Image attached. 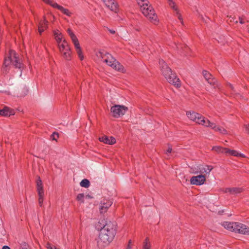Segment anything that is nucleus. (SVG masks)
Segmentation results:
<instances>
[{"label": "nucleus", "mask_w": 249, "mask_h": 249, "mask_svg": "<svg viewBox=\"0 0 249 249\" xmlns=\"http://www.w3.org/2000/svg\"><path fill=\"white\" fill-rule=\"evenodd\" d=\"M62 44H68V43H67V41L65 39H64L63 40V43Z\"/></svg>", "instance_id": "13d9d810"}, {"label": "nucleus", "mask_w": 249, "mask_h": 249, "mask_svg": "<svg viewBox=\"0 0 249 249\" xmlns=\"http://www.w3.org/2000/svg\"><path fill=\"white\" fill-rule=\"evenodd\" d=\"M43 1L47 4H49L51 5L53 1L52 0H43Z\"/></svg>", "instance_id": "8fccbe9b"}, {"label": "nucleus", "mask_w": 249, "mask_h": 249, "mask_svg": "<svg viewBox=\"0 0 249 249\" xmlns=\"http://www.w3.org/2000/svg\"><path fill=\"white\" fill-rule=\"evenodd\" d=\"M192 173L195 174H200V175L209 174L213 169V166L207 165H199L192 167Z\"/></svg>", "instance_id": "39448f33"}, {"label": "nucleus", "mask_w": 249, "mask_h": 249, "mask_svg": "<svg viewBox=\"0 0 249 249\" xmlns=\"http://www.w3.org/2000/svg\"><path fill=\"white\" fill-rule=\"evenodd\" d=\"M203 75L206 80L212 85L214 86L216 82V80L212 77V75L206 71H203Z\"/></svg>", "instance_id": "2eb2a0df"}, {"label": "nucleus", "mask_w": 249, "mask_h": 249, "mask_svg": "<svg viewBox=\"0 0 249 249\" xmlns=\"http://www.w3.org/2000/svg\"><path fill=\"white\" fill-rule=\"evenodd\" d=\"M59 137V134L57 132H53L51 136V138L53 140L56 141L57 139Z\"/></svg>", "instance_id": "4c0bfd02"}, {"label": "nucleus", "mask_w": 249, "mask_h": 249, "mask_svg": "<svg viewBox=\"0 0 249 249\" xmlns=\"http://www.w3.org/2000/svg\"><path fill=\"white\" fill-rule=\"evenodd\" d=\"M51 6L54 8H56L59 10H60V8L59 7H62V6L58 5L57 3L53 2L51 4Z\"/></svg>", "instance_id": "37998d69"}, {"label": "nucleus", "mask_w": 249, "mask_h": 249, "mask_svg": "<svg viewBox=\"0 0 249 249\" xmlns=\"http://www.w3.org/2000/svg\"><path fill=\"white\" fill-rule=\"evenodd\" d=\"M242 192V189L238 187L231 188V194L236 195Z\"/></svg>", "instance_id": "c756f323"}, {"label": "nucleus", "mask_w": 249, "mask_h": 249, "mask_svg": "<svg viewBox=\"0 0 249 249\" xmlns=\"http://www.w3.org/2000/svg\"><path fill=\"white\" fill-rule=\"evenodd\" d=\"M36 188L38 195L44 194L42 181L40 178H38L36 181Z\"/></svg>", "instance_id": "412c9836"}, {"label": "nucleus", "mask_w": 249, "mask_h": 249, "mask_svg": "<svg viewBox=\"0 0 249 249\" xmlns=\"http://www.w3.org/2000/svg\"><path fill=\"white\" fill-rule=\"evenodd\" d=\"M48 21L45 19L40 21L39 26L38 27V32L40 34H41L45 29H46L48 28Z\"/></svg>", "instance_id": "6ab92c4d"}, {"label": "nucleus", "mask_w": 249, "mask_h": 249, "mask_svg": "<svg viewBox=\"0 0 249 249\" xmlns=\"http://www.w3.org/2000/svg\"><path fill=\"white\" fill-rule=\"evenodd\" d=\"M108 31L112 34H114L115 31L113 30L108 29Z\"/></svg>", "instance_id": "5fc2aeb1"}, {"label": "nucleus", "mask_w": 249, "mask_h": 249, "mask_svg": "<svg viewBox=\"0 0 249 249\" xmlns=\"http://www.w3.org/2000/svg\"><path fill=\"white\" fill-rule=\"evenodd\" d=\"M131 243H132V241H131V240H129V242H128V245H129L130 246H131Z\"/></svg>", "instance_id": "680f3d73"}, {"label": "nucleus", "mask_w": 249, "mask_h": 249, "mask_svg": "<svg viewBox=\"0 0 249 249\" xmlns=\"http://www.w3.org/2000/svg\"><path fill=\"white\" fill-rule=\"evenodd\" d=\"M101 225H103L102 227V229H105L106 228V233L107 235H109L110 233H112L113 234V239L114 238L116 233V225L115 223H114L110 221H104V220L102 221V223H100Z\"/></svg>", "instance_id": "423d86ee"}, {"label": "nucleus", "mask_w": 249, "mask_h": 249, "mask_svg": "<svg viewBox=\"0 0 249 249\" xmlns=\"http://www.w3.org/2000/svg\"><path fill=\"white\" fill-rule=\"evenodd\" d=\"M226 148L220 146H214L212 147V150L218 154H225Z\"/></svg>", "instance_id": "b1692460"}, {"label": "nucleus", "mask_w": 249, "mask_h": 249, "mask_svg": "<svg viewBox=\"0 0 249 249\" xmlns=\"http://www.w3.org/2000/svg\"><path fill=\"white\" fill-rule=\"evenodd\" d=\"M28 244L25 242H22L20 244L19 249H29Z\"/></svg>", "instance_id": "c9c22d12"}, {"label": "nucleus", "mask_w": 249, "mask_h": 249, "mask_svg": "<svg viewBox=\"0 0 249 249\" xmlns=\"http://www.w3.org/2000/svg\"><path fill=\"white\" fill-rule=\"evenodd\" d=\"M99 140L101 142H103L106 144L112 145L116 142L115 139L113 137L109 138L107 136H103L99 138Z\"/></svg>", "instance_id": "ddd939ff"}, {"label": "nucleus", "mask_w": 249, "mask_h": 249, "mask_svg": "<svg viewBox=\"0 0 249 249\" xmlns=\"http://www.w3.org/2000/svg\"><path fill=\"white\" fill-rule=\"evenodd\" d=\"M106 228L102 229L101 227L98 239L97 241V246L99 248H104L107 246L113 240V234L111 232L109 235L106 234Z\"/></svg>", "instance_id": "f257e3e1"}, {"label": "nucleus", "mask_w": 249, "mask_h": 249, "mask_svg": "<svg viewBox=\"0 0 249 249\" xmlns=\"http://www.w3.org/2000/svg\"><path fill=\"white\" fill-rule=\"evenodd\" d=\"M206 181V176L205 175H199L192 177L190 179L191 184L196 185H201L204 183Z\"/></svg>", "instance_id": "6e6552de"}, {"label": "nucleus", "mask_w": 249, "mask_h": 249, "mask_svg": "<svg viewBox=\"0 0 249 249\" xmlns=\"http://www.w3.org/2000/svg\"><path fill=\"white\" fill-rule=\"evenodd\" d=\"M112 202L109 200L104 199L103 201L100 203L99 210L101 213H105L107 209L111 206Z\"/></svg>", "instance_id": "f8f14e48"}, {"label": "nucleus", "mask_w": 249, "mask_h": 249, "mask_svg": "<svg viewBox=\"0 0 249 249\" xmlns=\"http://www.w3.org/2000/svg\"><path fill=\"white\" fill-rule=\"evenodd\" d=\"M239 22L241 24H244L245 23V21L242 18L240 17L239 18Z\"/></svg>", "instance_id": "603ef678"}, {"label": "nucleus", "mask_w": 249, "mask_h": 249, "mask_svg": "<svg viewBox=\"0 0 249 249\" xmlns=\"http://www.w3.org/2000/svg\"><path fill=\"white\" fill-rule=\"evenodd\" d=\"M76 51H77V53L80 59L81 60H83L84 56L82 55L81 49H78L77 50H76Z\"/></svg>", "instance_id": "79ce46f5"}, {"label": "nucleus", "mask_w": 249, "mask_h": 249, "mask_svg": "<svg viewBox=\"0 0 249 249\" xmlns=\"http://www.w3.org/2000/svg\"><path fill=\"white\" fill-rule=\"evenodd\" d=\"M230 18H231V19H230L231 22L234 21V18L233 17H230Z\"/></svg>", "instance_id": "bf43d9fd"}, {"label": "nucleus", "mask_w": 249, "mask_h": 249, "mask_svg": "<svg viewBox=\"0 0 249 249\" xmlns=\"http://www.w3.org/2000/svg\"><path fill=\"white\" fill-rule=\"evenodd\" d=\"M127 110V107L124 106L115 105L111 107L110 112L113 117L117 118L123 116Z\"/></svg>", "instance_id": "20e7f679"}, {"label": "nucleus", "mask_w": 249, "mask_h": 249, "mask_svg": "<svg viewBox=\"0 0 249 249\" xmlns=\"http://www.w3.org/2000/svg\"><path fill=\"white\" fill-rule=\"evenodd\" d=\"M159 64L163 75L167 81L170 83L171 82V69L163 60H159Z\"/></svg>", "instance_id": "0eeeda50"}, {"label": "nucleus", "mask_w": 249, "mask_h": 249, "mask_svg": "<svg viewBox=\"0 0 249 249\" xmlns=\"http://www.w3.org/2000/svg\"><path fill=\"white\" fill-rule=\"evenodd\" d=\"M38 196H39V198H38L39 205L40 207H42V204H43V195H38Z\"/></svg>", "instance_id": "ea45409f"}, {"label": "nucleus", "mask_w": 249, "mask_h": 249, "mask_svg": "<svg viewBox=\"0 0 249 249\" xmlns=\"http://www.w3.org/2000/svg\"><path fill=\"white\" fill-rule=\"evenodd\" d=\"M131 249V246H130L129 245H128L126 249Z\"/></svg>", "instance_id": "052dcab7"}, {"label": "nucleus", "mask_w": 249, "mask_h": 249, "mask_svg": "<svg viewBox=\"0 0 249 249\" xmlns=\"http://www.w3.org/2000/svg\"><path fill=\"white\" fill-rule=\"evenodd\" d=\"M233 231L244 234H249V228L241 223H235Z\"/></svg>", "instance_id": "1a4fd4ad"}, {"label": "nucleus", "mask_w": 249, "mask_h": 249, "mask_svg": "<svg viewBox=\"0 0 249 249\" xmlns=\"http://www.w3.org/2000/svg\"><path fill=\"white\" fill-rule=\"evenodd\" d=\"M46 247H47V249H54V247L52 246L50 243L47 244Z\"/></svg>", "instance_id": "09e8293b"}, {"label": "nucleus", "mask_w": 249, "mask_h": 249, "mask_svg": "<svg viewBox=\"0 0 249 249\" xmlns=\"http://www.w3.org/2000/svg\"><path fill=\"white\" fill-rule=\"evenodd\" d=\"M178 50L182 49V47H180V46H178Z\"/></svg>", "instance_id": "0e129e2a"}, {"label": "nucleus", "mask_w": 249, "mask_h": 249, "mask_svg": "<svg viewBox=\"0 0 249 249\" xmlns=\"http://www.w3.org/2000/svg\"><path fill=\"white\" fill-rule=\"evenodd\" d=\"M98 53L99 54L98 56L102 57V58H104V57L106 58L107 56V54L109 53L103 50H100Z\"/></svg>", "instance_id": "2f4dec72"}, {"label": "nucleus", "mask_w": 249, "mask_h": 249, "mask_svg": "<svg viewBox=\"0 0 249 249\" xmlns=\"http://www.w3.org/2000/svg\"><path fill=\"white\" fill-rule=\"evenodd\" d=\"M206 127H210L212 129L214 130L215 131H217L219 133L223 135H225L228 133L227 131L225 128L216 125L215 124L210 122L209 120L207 122Z\"/></svg>", "instance_id": "9d476101"}, {"label": "nucleus", "mask_w": 249, "mask_h": 249, "mask_svg": "<svg viewBox=\"0 0 249 249\" xmlns=\"http://www.w3.org/2000/svg\"><path fill=\"white\" fill-rule=\"evenodd\" d=\"M84 194L83 193L79 194L76 196V199L78 201H80L81 203H84Z\"/></svg>", "instance_id": "f704fd0d"}, {"label": "nucleus", "mask_w": 249, "mask_h": 249, "mask_svg": "<svg viewBox=\"0 0 249 249\" xmlns=\"http://www.w3.org/2000/svg\"><path fill=\"white\" fill-rule=\"evenodd\" d=\"M13 57V53H11V50L9 51V56L7 57H5L3 62V65L4 66V68H5V71H7V68L12 64V59Z\"/></svg>", "instance_id": "a211bd4d"}, {"label": "nucleus", "mask_w": 249, "mask_h": 249, "mask_svg": "<svg viewBox=\"0 0 249 249\" xmlns=\"http://www.w3.org/2000/svg\"><path fill=\"white\" fill-rule=\"evenodd\" d=\"M53 35L55 36V38H56L57 37H58V36H62V34L60 33H58V31H53Z\"/></svg>", "instance_id": "49530a36"}, {"label": "nucleus", "mask_w": 249, "mask_h": 249, "mask_svg": "<svg viewBox=\"0 0 249 249\" xmlns=\"http://www.w3.org/2000/svg\"><path fill=\"white\" fill-rule=\"evenodd\" d=\"M1 249H11L10 248L7 246H3Z\"/></svg>", "instance_id": "864d4df0"}, {"label": "nucleus", "mask_w": 249, "mask_h": 249, "mask_svg": "<svg viewBox=\"0 0 249 249\" xmlns=\"http://www.w3.org/2000/svg\"><path fill=\"white\" fill-rule=\"evenodd\" d=\"M55 39L58 44H60L62 40V36H58V37H57L55 38Z\"/></svg>", "instance_id": "de8ad7c7"}, {"label": "nucleus", "mask_w": 249, "mask_h": 249, "mask_svg": "<svg viewBox=\"0 0 249 249\" xmlns=\"http://www.w3.org/2000/svg\"><path fill=\"white\" fill-rule=\"evenodd\" d=\"M222 191L224 193H229L230 194H231V188H226L223 189L222 190Z\"/></svg>", "instance_id": "a18cd8bd"}, {"label": "nucleus", "mask_w": 249, "mask_h": 249, "mask_svg": "<svg viewBox=\"0 0 249 249\" xmlns=\"http://www.w3.org/2000/svg\"><path fill=\"white\" fill-rule=\"evenodd\" d=\"M148 18H149L150 21L155 24H156L158 22L157 20V16L155 13L153 15L150 16Z\"/></svg>", "instance_id": "c85d7f7f"}, {"label": "nucleus", "mask_w": 249, "mask_h": 249, "mask_svg": "<svg viewBox=\"0 0 249 249\" xmlns=\"http://www.w3.org/2000/svg\"><path fill=\"white\" fill-rule=\"evenodd\" d=\"M186 114L188 118L192 121L204 126H206L207 122L209 120L205 119V118L202 116L201 114L193 110L186 111Z\"/></svg>", "instance_id": "f03ea898"}, {"label": "nucleus", "mask_w": 249, "mask_h": 249, "mask_svg": "<svg viewBox=\"0 0 249 249\" xmlns=\"http://www.w3.org/2000/svg\"><path fill=\"white\" fill-rule=\"evenodd\" d=\"M172 10H174L175 12V16L178 17V19L180 21L181 23H182V18H181V16L180 14L179 13V11L177 8V7L174 4V3L172 2Z\"/></svg>", "instance_id": "393cba45"}, {"label": "nucleus", "mask_w": 249, "mask_h": 249, "mask_svg": "<svg viewBox=\"0 0 249 249\" xmlns=\"http://www.w3.org/2000/svg\"><path fill=\"white\" fill-rule=\"evenodd\" d=\"M86 198H92V197L90 196L89 195H87L86 196Z\"/></svg>", "instance_id": "4d7b16f0"}, {"label": "nucleus", "mask_w": 249, "mask_h": 249, "mask_svg": "<svg viewBox=\"0 0 249 249\" xmlns=\"http://www.w3.org/2000/svg\"><path fill=\"white\" fill-rule=\"evenodd\" d=\"M63 54V57L67 60L71 59V50L70 51H65L63 53H61Z\"/></svg>", "instance_id": "cd10ccee"}, {"label": "nucleus", "mask_w": 249, "mask_h": 249, "mask_svg": "<svg viewBox=\"0 0 249 249\" xmlns=\"http://www.w3.org/2000/svg\"><path fill=\"white\" fill-rule=\"evenodd\" d=\"M106 5L113 12L117 13L118 4L115 2L113 0H108Z\"/></svg>", "instance_id": "dca6fc26"}, {"label": "nucleus", "mask_w": 249, "mask_h": 249, "mask_svg": "<svg viewBox=\"0 0 249 249\" xmlns=\"http://www.w3.org/2000/svg\"><path fill=\"white\" fill-rule=\"evenodd\" d=\"M142 13L147 18H148L150 16H151V15L150 14V12L146 10L145 7H143Z\"/></svg>", "instance_id": "58836bf2"}, {"label": "nucleus", "mask_w": 249, "mask_h": 249, "mask_svg": "<svg viewBox=\"0 0 249 249\" xmlns=\"http://www.w3.org/2000/svg\"><path fill=\"white\" fill-rule=\"evenodd\" d=\"M235 225V223L230 222H224L222 223V225L223 227H224L225 229L231 231H233Z\"/></svg>", "instance_id": "aec40b11"}, {"label": "nucleus", "mask_w": 249, "mask_h": 249, "mask_svg": "<svg viewBox=\"0 0 249 249\" xmlns=\"http://www.w3.org/2000/svg\"><path fill=\"white\" fill-rule=\"evenodd\" d=\"M172 85L176 88H179L181 86V82L179 78H178L176 74L172 73Z\"/></svg>", "instance_id": "4be33fe9"}, {"label": "nucleus", "mask_w": 249, "mask_h": 249, "mask_svg": "<svg viewBox=\"0 0 249 249\" xmlns=\"http://www.w3.org/2000/svg\"><path fill=\"white\" fill-rule=\"evenodd\" d=\"M58 46L61 53H63L65 51H70L71 49L68 44H59Z\"/></svg>", "instance_id": "a878e982"}, {"label": "nucleus", "mask_w": 249, "mask_h": 249, "mask_svg": "<svg viewBox=\"0 0 249 249\" xmlns=\"http://www.w3.org/2000/svg\"><path fill=\"white\" fill-rule=\"evenodd\" d=\"M15 111L8 107H5L3 109H0V115L5 117L10 116L14 115Z\"/></svg>", "instance_id": "4468645a"}, {"label": "nucleus", "mask_w": 249, "mask_h": 249, "mask_svg": "<svg viewBox=\"0 0 249 249\" xmlns=\"http://www.w3.org/2000/svg\"><path fill=\"white\" fill-rule=\"evenodd\" d=\"M169 4L170 5L171 4V0H168Z\"/></svg>", "instance_id": "69168bd1"}, {"label": "nucleus", "mask_w": 249, "mask_h": 249, "mask_svg": "<svg viewBox=\"0 0 249 249\" xmlns=\"http://www.w3.org/2000/svg\"><path fill=\"white\" fill-rule=\"evenodd\" d=\"M11 53H13V57L12 61V64L15 67V68H18L22 71L23 68V64L20 62V59L17 56V54L15 51L11 50Z\"/></svg>", "instance_id": "9b49d317"}, {"label": "nucleus", "mask_w": 249, "mask_h": 249, "mask_svg": "<svg viewBox=\"0 0 249 249\" xmlns=\"http://www.w3.org/2000/svg\"><path fill=\"white\" fill-rule=\"evenodd\" d=\"M167 151L169 153H171V147H169Z\"/></svg>", "instance_id": "6e6d98bb"}, {"label": "nucleus", "mask_w": 249, "mask_h": 249, "mask_svg": "<svg viewBox=\"0 0 249 249\" xmlns=\"http://www.w3.org/2000/svg\"><path fill=\"white\" fill-rule=\"evenodd\" d=\"M90 181L86 178L82 179L80 182V185L84 188H88L90 186Z\"/></svg>", "instance_id": "bb28decb"}, {"label": "nucleus", "mask_w": 249, "mask_h": 249, "mask_svg": "<svg viewBox=\"0 0 249 249\" xmlns=\"http://www.w3.org/2000/svg\"><path fill=\"white\" fill-rule=\"evenodd\" d=\"M104 61L115 70L123 72H124V68L123 66L117 61L111 54H107V56L104 59Z\"/></svg>", "instance_id": "7ed1b4c3"}, {"label": "nucleus", "mask_w": 249, "mask_h": 249, "mask_svg": "<svg viewBox=\"0 0 249 249\" xmlns=\"http://www.w3.org/2000/svg\"><path fill=\"white\" fill-rule=\"evenodd\" d=\"M0 92H4V91L0 90Z\"/></svg>", "instance_id": "338daca9"}, {"label": "nucleus", "mask_w": 249, "mask_h": 249, "mask_svg": "<svg viewBox=\"0 0 249 249\" xmlns=\"http://www.w3.org/2000/svg\"><path fill=\"white\" fill-rule=\"evenodd\" d=\"M60 8V10L63 13L68 16H71V13L69 11L68 9L64 8L63 7H59Z\"/></svg>", "instance_id": "473e14b6"}, {"label": "nucleus", "mask_w": 249, "mask_h": 249, "mask_svg": "<svg viewBox=\"0 0 249 249\" xmlns=\"http://www.w3.org/2000/svg\"><path fill=\"white\" fill-rule=\"evenodd\" d=\"M148 4L147 3H145L143 4V6H148Z\"/></svg>", "instance_id": "e2e57ef3"}, {"label": "nucleus", "mask_w": 249, "mask_h": 249, "mask_svg": "<svg viewBox=\"0 0 249 249\" xmlns=\"http://www.w3.org/2000/svg\"><path fill=\"white\" fill-rule=\"evenodd\" d=\"M72 41L74 45V47L76 50L78 49H81L80 44L79 43L78 40L77 38V37L75 38V39H72Z\"/></svg>", "instance_id": "72a5a7b5"}, {"label": "nucleus", "mask_w": 249, "mask_h": 249, "mask_svg": "<svg viewBox=\"0 0 249 249\" xmlns=\"http://www.w3.org/2000/svg\"><path fill=\"white\" fill-rule=\"evenodd\" d=\"M146 9L150 12V15H153L155 13L153 7L151 6L150 5L147 7H146Z\"/></svg>", "instance_id": "a19ab883"}, {"label": "nucleus", "mask_w": 249, "mask_h": 249, "mask_svg": "<svg viewBox=\"0 0 249 249\" xmlns=\"http://www.w3.org/2000/svg\"><path fill=\"white\" fill-rule=\"evenodd\" d=\"M29 92L28 88L26 86L21 87L18 89L19 96L20 97H24L26 96Z\"/></svg>", "instance_id": "5701e85b"}, {"label": "nucleus", "mask_w": 249, "mask_h": 249, "mask_svg": "<svg viewBox=\"0 0 249 249\" xmlns=\"http://www.w3.org/2000/svg\"><path fill=\"white\" fill-rule=\"evenodd\" d=\"M246 131L249 133V124H246L245 125Z\"/></svg>", "instance_id": "3c124183"}, {"label": "nucleus", "mask_w": 249, "mask_h": 249, "mask_svg": "<svg viewBox=\"0 0 249 249\" xmlns=\"http://www.w3.org/2000/svg\"><path fill=\"white\" fill-rule=\"evenodd\" d=\"M67 32L69 34V36H70L71 40L75 39V38L76 37V36L70 29H68L67 30Z\"/></svg>", "instance_id": "e433bc0d"}, {"label": "nucleus", "mask_w": 249, "mask_h": 249, "mask_svg": "<svg viewBox=\"0 0 249 249\" xmlns=\"http://www.w3.org/2000/svg\"><path fill=\"white\" fill-rule=\"evenodd\" d=\"M142 249H150V245L148 242V238H146L144 241L143 243V248Z\"/></svg>", "instance_id": "7c9ffc66"}, {"label": "nucleus", "mask_w": 249, "mask_h": 249, "mask_svg": "<svg viewBox=\"0 0 249 249\" xmlns=\"http://www.w3.org/2000/svg\"><path fill=\"white\" fill-rule=\"evenodd\" d=\"M225 154L227 156H234L236 157L245 158V156L241 153H239L238 151L234 150H231L228 148H226Z\"/></svg>", "instance_id": "f3484780"}, {"label": "nucleus", "mask_w": 249, "mask_h": 249, "mask_svg": "<svg viewBox=\"0 0 249 249\" xmlns=\"http://www.w3.org/2000/svg\"><path fill=\"white\" fill-rule=\"evenodd\" d=\"M51 6L54 8H56L59 10H60V8L59 7H62V6L58 5L57 3L53 2L51 4Z\"/></svg>", "instance_id": "c03bdc74"}]
</instances>
